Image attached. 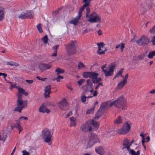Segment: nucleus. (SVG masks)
Segmentation results:
<instances>
[{"mask_svg":"<svg viewBox=\"0 0 155 155\" xmlns=\"http://www.w3.org/2000/svg\"><path fill=\"white\" fill-rule=\"evenodd\" d=\"M9 131L8 129H7L6 130H4L0 134V140L3 142L6 140L7 138V132Z\"/></svg>","mask_w":155,"mask_h":155,"instance_id":"nucleus-18","label":"nucleus"},{"mask_svg":"<svg viewBox=\"0 0 155 155\" xmlns=\"http://www.w3.org/2000/svg\"><path fill=\"white\" fill-rule=\"evenodd\" d=\"M53 133L50 130L45 128L42 131L41 137L44 141L49 145L51 144V139Z\"/></svg>","mask_w":155,"mask_h":155,"instance_id":"nucleus-1","label":"nucleus"},{"mask_svg":"<svg viewBox=\"0 0 155 155\" xmlns=\"http://www.w3.org/2000/svg\"><path fill=\"white\" fill-rule=\"evenodd\" d=\"M150 93L151 94L155 93V89H153L150 91Z\"/></svg>","mask_w":155,"mask_h":155,"instance_id":"nucleus-64","label":"nucleus"},{"mask_svg":"<svg viewBox=\"0 0 155 155\" xmlns=\"http://www.w3.org/2000/svg\"><path fill=\"white\" fill-rule=\"evenodd\" d=\"M99 141L96 135L94 133H92L89 137V140L87 146V148L92 147L94 144Z\"/></svg>","mask_w":155,"mask_h":155,"instance_id":"nucleus-6","label":"nucleus"},{"mask_svg":"<svg viewBox=\"0 0 155 155\" xmlns=\"http://www.w3.org/2000/svg\"><path fill=\"white\" fill-rule=\"evenodd\" d=\"M131 123L130 122H127L124 124L123 127L118 129L117 132L120 134H124L128 133L130 129Z\"/></svg>","mask_w":155,"mask_h":155,"instance_id":"nucleus-5","label":"nucleus"},{"mask_svg":"<svg viewBox=\"0 0 155 155\" xmlns=\"http://www.w3.org/2000/svg\"><path fill=\"white\" fill-rule=\"evenodd\" d=\"M51 86L48 85L46 86L45 90V97L46 98L49 97V95L51 92Z\"/></svg>","mask_w":155,"mask_h":155,"instance_id":"nucleus-22","label":"nucleus"},{"mask_svg":"<svg viewBox=\"0 0 155 155\" xmlns=\"http://www.w3.org/2000/svg\"><path fill=\"white\" fill-rule=\"evenodd\" d=\"M6 64L7 65H10L11 66H16L17 65V64L15 63L14 62L12 61H7L6 62Z\"/></svg>","mask_w":155,"mask_h":155,"instance_id":"nucleus-42","label":"nucleus"},{"mask_svg":"<svg viewBox=\"0 0 155 155\" xmlns=\"http://www.w3.org/2000/svg\"><path fill=\"white\" fill-rule=\"evenodd\" d=\"M123 72V69H122L120 70L115 75V76L114 77V79H115L116 78L118 77L119 76H120L122 77V76H123L122 75V73Z\"/></svg>","mask_w":155,"mask_h":155,"instance_id":"nucleus-31","label":"nucleus"},{"mask_svg":"<svg viewBox=\"0 0 155 155\" xmlns=\"http://www.w3.org/2000/svg\"><path fill=\"white\" fill-rule=\"evenodd\" d=\"M97 33L99 35H101L102 34V32L100 30H99L98 31Z\"/></svg>","mask_w":155,"mask_h":155,"instance_id":"nucleus-63","label":"nucleus"},{"mask_svg":"<svg viewBox=\"0 0 155 155\" xmlns=\"http://www.w3.org/2000/svg\"><path fill=\"white\" fill-rule=\"evenodd\" d=\"M86 10V11H87L86 15H89L88 14H89V13L90 12V10L89 8H87Z\"/></svg>","mask_w":155,"mask_h":155,"instance_id":"nucleus-61","label":"nucleus"},{"mask_svg":"<svg viewBox=\"0 0 155 155\" xmlns=\"http://www.w3.org/2000/svg\"><path fill=\"white\" fill-rule=\"evenodd\" d=\"M38 111L40 112L47 113H49L50 111V110L46 108V107L44 105H42L39 108Z\"/></svg>","mask_w":155,"mask_h":155,"instance_id":"nucleus-21","label":"nucleus"},{"mask_svg":"<svg viewBox=\"0 0 155 155\" xmlns=\"http://www.w3.org/2000/svg\"><path fill=\"white\" fill-rule=\"evenodd\" d=\"M16 84H12L10 86L9 89L10 90H12L13 88L16 87H17Z\"/></svg>","mask_w":155,"mask_h":155,"instance_id":"nucleus-49","label":"nucleus"},{"mask_svg":"<svg viewBox=\"0 0 155 155\" xmlns=\"http://www.w3.org/2000/svg\"><path fill=\"white\" fill-rule=\"evenodd\" d=\"M52 65L50 64H42L39 65L40 69L43 71L46 70L48 69L51 68Z\"/></svg>","mask_w":155,"mask_h":155,"instance_id":"nucleus-20","label":"nucleus"},{"mask_svg":"<svg viewBox=\"0 0 155 155\" xmlns=\"http://www.w3.org/2000/svg\"><path fill=\"white\" fill-rule=\"evenodd\" d=\"M85 2L84 4L83 5V6L79 10V11H80L81 9H82L83 10H82V11H81V13H82V12L83 11L84 8L87 7V6H88L89 5V3H90V2Z\"/></svg>","mask_w":155,"mask_h":155,"instance_id":"nucleus-44","label":"nucleus"},{"mask_svg":"<svg viewBox=\"0 0 155 155\" xmlns=\"http://www.w3.org/2000/svg\"><path fill=\"white\" fill-rule=\"evenodd\" d=\"M86 17L87 21L91 23L100 22L101 19L99 15L95 12H92L89 15H86Z\"/></svg>","mask_w":155,"mask_h":155,"instance_id":"nucleus-2","label":"nucleus"},{"mask_svg":"<svg viewBox=\"0 0 155 155\" xmlns=\"http://www.w3.org/2000/svg\"><path fill=\"white\" fill-rule=\"evenodd\" d=\"M16 88L18 91V92L17 93V97H18V94H19L20 95L21 97H22V94H23L24 92V90L19 87H16Z\"/></svg>","mask_w":155,"mask_h":155,"instance_id":"nucleus-27","label":"nucleus"},{"mask_svg":"<svg viewBox=\"0 0 155 155\" xmlns=\"http://www.w3.org/2000/svg\"><path fill=\"white\" fill-rule=\"evenodd\" d=\"M86 81V84L85 86L83 87V89L84 90H87L90 93H92L93 91L92 84L91 82L90 79H87Z\"/></svg>","mask_w":155,"mask_h":155,"instance_id":"nucleus-11","label":"nucleus"},{"mask_svg":"<svg viewBox=\"0 0 155 155\" xmlns=\"http://www.w3.org/2000/svg\"><path fill=\"white\" fill-rule=\"evenodd\" d=\"M94 107H93L89 109L86 111L87 114H92L94 113Z\"/></svg>","mask_w":155,"mask_h":155,"instance_id":"nucleus-41","label":"nucleus"},{"mask_svg":"<svg viewBox=\"0 0 155 155\" xmlns=\"http://www.w3.org/2000/svg\"><path fill=\"white\" fill-rule=\"evenodd\" d=\"M101 86H103V85L102 83H100L97 85L96 87H95V89L96 90H97Z\"/></svg>","mask_w":155,"mask_h":155,"instance_id":"nucleus-58","label":"nucleus"},{"mask_svg":"<svg viewBox=\"0 0 155 155\" xmlns=\"http://www.w3.org/2000/svg\"><path fill=\"white\" fill-rule=\"evenodd\" d=\"M144 140H145L144 136H143V139H142V144L144 146V149H145L146 147L144 144V143L145 142Z\"/></svg>","mask_w":155,"mask_h":155,"instance_id":"nucleus-56","label":"nucleus"},{"mask_svg":"<svg viewBox=\"0 0 155 155\" xmlns=\"http://www.w3.org/2000/svg\"><path fill=\"white\" fill-rule=\"evenodd\" d=\"M63 77L62 76L58 75V77L56 79V80L58 82H59L60 81L61 79H63Z\"/></svg>","mask_w":155,"mask_h":155,"instance_id":"nucleus-55","label":"nucleus"},{"mask_svg":"<svg viewBox=\"0 0 155 155\" xmlns=\"http://www.w3.org/2000/svg\"><path fill=\"white\" fill-rule=\"evenodd\" d=\"M109 108L108 104L107 102L102 103L101 106L100 108L97 111L94 119H97L100 116L105 112Z\"/></svg>","mask_w":155,"mask_h":155,"instance_id":"nucleus-4","label":"nucleus"},{"mask_svg":"<svg viewBox=\"0 0 155 155\" xmlns=\"http://www.w3.org/2000/svg\"><path fill=\"white\" fill-rule=\"evenodd\" d=\"M36 78L38 80H40L43 81H45V80L46 79V78H41L38 76Z\"/></svg>","mask_w":155,"mask_h":155,"instance_id":"nucleus-59","label":"nucleus"},{"mask_svg":"<svg viewBox=\"0 0 155 155\" xmlns=\"http://www.w3.org/2000/svg\"><path fill=\"white\" fill-rule=\"evenodd\" d=\"M85 80L83 79H81L80 81H78V83L79 84V86H81L82 84L84 82H85Z\"/></svg>","mask_w":155,"mask_h":155,"instance_id":"nucleus-50","label":"nucleus"},{"mask_svg":"<svg viewBox=\"0 0 155 155\" xmlns=\"http://www.w3.org/2000/svg\"><path fill=\"white\" fill-rule=\"evenodd\" d=\"M18 18L21 19H24L27 18L26 12H23L19 16Z\"/></svg>","mask_w":155,"mask_h":155,"instance_id":"nucleus-35","label":"nucleus"},{"mask_svg":"<svg viewBox=\"0 0 155 155\" xmlns=\"http://www.w3.org/2000/svg\"><path fill=\"white\" fill-rule=\"evenodd\" d=\"M25 81L29 84H32L34 82V81L33 80H26Z\"/></svg>","mask_w":155,"mask_h":155,"instance_id":"nucleus-54","label":"nucleus"},{"mask_svg":"<svg viewBox=\"0 0 155 155\" xmlns=\"http://www.w3.org/2000/svg\"><path fill=\"white\" fill-rule=\"evenodd\" d=\"M72 114V113L71 111H70L69 112L68 114L66 115V117H69L71 116Z\"/></svg>","mask_w":155,"mask_h":155,"instance_id":"nucleus-60","label":"nucleus"},{"mask_svg":"<svg viewBox=\"0 0 155 155\" xmlns=\"http://www.w3.org/2000/svg\"><path fill=\"white\" fill-rule=\"evenodd\" d=\"M82 10H83L82 9H81L80 11H79L78 15L69 21L70 23L73 24L75 25H76L78 24L79 21L80 20V18L81 16V11H82Z\"/></svg>","mask_w":155,"mask_h":155,"instance_id":"nucleus-13","label":"nucleus"},{"mask_svg":"<svg viewBox=\"0 0 155 155\" xmlns=\"http://www.w3.org/2000/svg\"><path fill=\"white\" fill-rule=\"evenodd\" d=\"M154 56H155V51H153L149 52L147 56L149 58L152 59Z\"/></svg>","mask_w":155,"mask_h":155,"instance_id":"nucleus-37","label":"nucleus"},{"mask_svg":"<svg viewBox=\"0 0 155 155\" xmlns=\"http://www.w3.org/2000/svg\"><path fill=\"white\" fill-rule=\"evenodd\" d=\"M18 102L16 110L18 111L21 112V109L25 107L26 105L23 104L22 98L21 97L20 95L19 94H18Z\"/></svg>","mask_w":155,"mask_h":155,"instance_id":"nucleus-10","label":"nucleus"},{"mask_svg":"<svg viewBox=\"0 0 155 155\" xmlns=\"http://www.w3.org/2000/svg\"><path fill=\"white\" fill-rule=\"evenodd\" d=\"M115 106L118 108L122 110L125 109L126 108V102L125 99L121 96L115 101Z\"/></svg>","mask_w":155,"mask_h":155,"instance_id":"nucleus-3","label":"nucleus"},{"mask_svg":"<svg viewBox=\"0 0 155 155\" xmlns=\"http://www.w3.org/2000/svg\"><path fill=\"white\" fill-rule=\"evenodd\" d=\"M105 65H103L101 67V69L104 72L105 76H109L112 75L113 74L114 69L115 67L114 65H110L107 68L105 69Z\"/></svg>","mask_w":155,"mask_h":155,"instance_id":"nucleus-7","label":"nucleus"},{"mask_svg":"<svg viewBox=\"0 0 155 155\" xmlns=\"http://www.w3.org/2000/svg\"><path fill=\"white\" fill-rule=\"evenodd\" d=\"M80 130L84 132H87L89 131H91L92 128L90 126L88 123H86L82 124L80 127Z\"/></svg>","mask_w":155,"mask_h":155,"instance_id":"nucleus-15","label":"nucleus"},{"mask_svg":"<svg viewBox=\"0 0 155 155\" xmlns=\"http://www.w3.org/2000/svg\"><path fill=\"white\" fill-rule=\"evenodd\" d=\"M150 32L152 34H155V26L150 29Z\"/></svg>","mask_w":155,"mask_h":155,"instance_id":"nucleus-52","label":"nucleus"},{"mask_svg":"<svg viewBox=\"0 0 155 155\" xmlns=\"http://www.w3.org/2000/svg\"><path fill=\"white\" fill-rule=\"evenodd\" d=\"M4 10V8L0 6V21L2 20L4 18L5 13Z\"/></svg>","mask_w":155,"mask_h":155,"instance_id":"nucleus-26","label":"nucleus"},{"mask_svg":"<svg viewBox=\"0 0 155 155\" xmlns=\"http://www.w3.org/2000/svg\"><path fill=\"white\" fill-rule=\"evenodd\" d=\"M107 102L108 103V104L109 107H112L113 105H114V106H115V101H112L111 102Z\"/></svg>","mask_w":155,"mask_h":155,"instance_id":"nucleus-48","label":"nucleus"},{"mask_svg":"<svg viewBox=\"0 0 155 155\" xmlns=\"http://www.w3.org/2000/svg\"><path fill=\"white\" fill-rule=\"evenodd\" d=\"M98 74L94 72H91L90 78L92 79V82L94 84H97L101 81V79L100 78H97Z\"/></svg>","mask_w":155,"mask_h":155,"instance_id":"nucleus-16","label":"nucleus"},{"mask_svg":"<svg viewBox=\"0 0 155 155\" xmlns=\"http://www.w3.org/2000/svg\"><path fill=\"white\" fill-rule=\"evenodd\" d=\"M91 124L93 127L94 129L96 130L99 126V123L93 120L91 121Z\"/></svg>","mask_w":155,"mask_h":155,"instance_id":"nucleus-25","label":"nucleus"},{"mask_svg":"<svg viewBox=\"0 0 155 155\" xmlns=\"http://www.w3.org/2000/svg\"><path fill=\"white\" fill-rule=\"evenodd\" d=\"M55 71L57 72V74L58 75L63 73L64 72V71L63 70L58 68H57Z\"/></svg>","mask_w":155,"mask_h":155,"instance_id":"nucleus-36","label":"nucleus"},{"mask_svg":"<svg viewBox=\"0 0 155 155\" xmlns=\"http://www.w3.org/2000/svg\"><path fill=\"white\" fill-rule=\"evenodd\" d=\"M147 55V52H146L144 53H143L139 55L138 56V58L139 59H141V60H142V59H143Z\"/></svg>","mask_w":155,"mask_h":155,"instance_id":"nucleus-40","label":"nucleus"},{"mask_svg":"<svg viewBox=\"0 0 155 155\" xmlns=\"http://www.w3.org/2000/svg\"><path fill=\"white\" fill-rule=\"evenodd\" d=\"M42 40L45 44H46L48 41V36L47 35H45L42 38Z\"/></svg>","mask_w":155,"mask_h":155,"instance_id":"nucleus-47","label":"nucleus"},{"mask_svg":"<svg viewBox=\"0 0 155 155\" xmlns=\"http://www.w3.org/2000/svg\"><path fill=\"white\" fill-rule=\"evenodd\" d=\"M86 92H84L81 95V101L83 103H85L86 101V97L85 96L86 95Z\"/></svg>","mask_w":155,"mask_h":155,"instance_id":"nucleus-30","label":"nucleus"},{"mask_svg":"<svg viewBox=\"0 0 155 155\" xmlns=\"http://www.w3.org/2000/svg\"><path fill=\"white\" fill-rule=\"evenodd\" d=\"M15 125V127L18 129L19 130V133H20L21 131L23 130L22 128L20 125V122H18L16 123Z\"/></svg>","mask_w":155,"mask_h":155,"instance_id":"nucleus-32","label":"nucleus"},{"mask_svg":"<svg viewBox=\"0 0 155 155\" xmlns=\"http://www.w3.org/2000/svg\"><path fill=\"white\" fill-rule=\"evenodd\" d=\"M58 47V45H57L54 46L53 47V49L54 50V52L51 55L52 56H56L57 55V49Z\"/></svg>","mask_w":155,"mask_h":155,"instance_id":"nucleus-29","label":"nucleus"},{"mask_svg":"<svg viewBox=\"0 0 155 155\" xmlns=\"http://www.w3.org/2000/svg\"><path fill=\"white\" fill-rule=\"evenodd\" d=\"M75 41H71L68 45L67 51L69 55H72L76 52V48L75 46Z\"/></svg>","mask_w":155,"mask_h":155,"instance_id":"nucleus-8","label":"nucleus"},{"mask_svg":"<svg viewBox=\"0 0 155 155\" xmlns=\"http://www.w3.org/2000/svg\"><path fill=\"white\" fill-rule=\"evenodd\" d=\"M26 14L27 15V18H30L33 17V15L32 12L29 11L27 12H26Z\"/></svg>","mask_w":155,"mask_h":155,"instance_id":"nucleus-38","label":"nucleus"},{"mask_svg":"<svg viewBox=\"0 0 155 155\" xmlns=\"http://www.w3.org/2000/svg\"><path fill=\"white\" fill-rule=\"evenodd\" d=\"M58 106L61 110H66L68 107L67 103L65 99H63L58 103Z\"/></svg>","mask_w":155,"mask_h":155,"instance_id":"nucleus-14","label":"nucleus"},{"mask_svg":"<svg viewBox=\"0 0 155 155\" xmlns=\"http://www.w3.org/2000/svg\"><path fill=\"white\" fill-rule=\"evenodd\" d=\"M70 125L71 127L75 126L76 124L77 120L74 117H71L70 118Z\"/></svg>","mask_w":155,"mask_h":155,"instance_id":"nucleus-24","label":"nucleus"},{"mask_svg":"<svg viewBox=\"0 0 155 155\" xmlns=\"http://www.w3.org/2000/svg\"><path fill=\"white\" fill-rule=\"evenodd\" d=\"M129 153L131 155H139L140 154L139 151H137L136 153L133 150H130V151Z\"/></svg>","mask_w":155,"mask_h":155,"instance_id":"nucleus-39","label":"nucleus"},{"mask_svg":"<svg viewBox=\"0 0 155 155\" xmlns=\"http://www.w3.org/2000/svg\"><path fill=\"white\" fill-rule=\"evenodd\" d=\"M152 42L153 45H155V37H154L152 39Z\"/></svg>","mask_w":155,"mask_h":155,"instance_id":"nucleus-62","label":"nucleus"},{"mask_svg":"<svg viewBox=\"0 0 155 155\" xmlns=\"http://www.w3.org/2000/svg\"><path fill=\"white\" fill-rule=\"evenodd\" d=\"M0 76H3L4 78L5 79V80H6L5 79V77L7 76V74H6L4 73H0Z\"/></svg>","mask_w":155,"mask_h":155,"instance_id":"nucleus-57","label":"nucleus"},{"mask_svg":"<svg viewBox=\"0 0 155 155\" xmlns=\"http://www.w3.org/2000/svg\"><path fill=\"white\" fill-rule=\"evenodd\" d=\"M37 28L39 32L40 33L42 32L43 31L42 29L41 24H39L37 26Z\"/></svg>","mask_w":155,"mask_h":155,"instance_id":"nucleus-45","label":"nucleus"},{"mask_svg":"<svg viewBox=\"0 0 155 155\" xmlns=\"http://www.w3.org/2000/svg\"><path fill=\"white\" fill-rule=\"evenodd\" d=\"M95 151L100 155H103L104 153V150L101 147H99L95 148Z\"/></svg>","mask_w":155,"mask_h":155,"instance_id":"nucleus-23","label":"nucleus"},{"mask_svg":"<svg viewBox=\"0 0 155 155\" xmlns=\"http://www.w3.org/2000/svg\"><path fill=\"white\" fill-rule=\"evenodd\" d=\"M78 67L80 69L83 68H85V66L81 62H80L78 65Z\"/></svg>","mask_w":155,"mask_h":155,"instance_id":"nucleus-46","label":"nucleus"},{"mask_svg":"<svg viewBox=\"0 0 155 155\" xmlns=\"http://www.w3.org/2000/svg\"><path fill=\"white\" fill-rule=\"evenodd\" d=\"M120 48L121 51L122 52H123L124 49L125 48V44L124 43H122L117 45L115 47V48L116 49L118 48Z\"/></svg>","mask_w":155,"mask_h":155,"instance_id":"nucleus-28","label":"nucleus"},{"mask_svg":"<svg viewBox=\"0 0 155 155\" xmlns=\"http://www.w3.org/2000/svg\"><path fill=\"white\" fill-rule=\"evenodd\" d=\"M97 90H95L94 91V93L92 96H88L87 97V98H90L92 97H93L96 96L97 95Z\"/></svg>","mask_w":155,"mask_h":155,"instance_id":"nucleus-53","label":"nucleus"},{"mask_svg":"<svg viewBox=\"0 0 155 155\" xmlns=\"http://www.w3.org/2000/svg\"><path fill=\"white\" fill-rule=\"evenodd\" d=\"M97 45L98 47V50L97 53L98 54H101L104 53L107 50L105 49L104 50H103L102 49L104 46V44L103 42L98 43Z\"/></svg>","mask_w":155,"mask_h":155,"instance_id":"nucleus-19","label":"nucleus"},{"mask_svg":"<svg viewBox=\"0 0 155 155\" xmlns=\"http://www.w3.org/2000/svg\"><path fill=\"white\" fill-rule=\"evenodd\" d=\"M122 122V119L120 116H118L117 118L114 121V123L116 124H120Z\"/></svg>","mask_w":155,"mask_h":155,"instance_id":"nucleus-33","label":"nucleus"},{"mask_svg":"<svg viewBox=\"0 0 155 155\" xmlns=\"http://www.w3.org/2000/svg\"><path fill=\"white\" fill-rule=\"evenodd\" d=\"M91 72H86L83 73V76L84 78H90V75H91Z\"/></svg>","mask_w":155,"mask_h":155,"instance_id":"nucleus-34","label":"nucleus"},{"mask_svg":"<svg viewBox=\"0 0 155 155\" xmlns=\"http://www.w3.org/2000/svg\"><path fill=\"white\" fill-rule=\"evenodd\" d=\"M123 79L117 84V89H122L127 84V79L128 78V74H127L124 76H122Z\"/></svg>","mask_w":155,"mask_h":155,"instance_id":"nucleus-9","label":"nucleus"},{"mask_svg":"<svg viewBox=\"0 0 155 155\" xmlns=\"http://www.w3.org/2000/svg\"><path fill=\"white\" fill-rule=\"evenodd\" d=\"M149 41V40L147 37L143 36L137 41L136 42L138 45H142L147 44Z\"/></svg>","mask_w":155,"mask_h":155,"instance_id":"nucleus-12","label":"nucleus"},{"mask_svg":"<svg viewBox=\"0 0 155 155\" xmlns=\"http://www.w3.org/2000/svg\"><path fill=\"white\" fill-rule=\"evenodd\" d=\"M134 141V140H132L131 141H130L128 139H125L123 141V145L124 146L123 148H126L129 152L130 150H131L130 148V147L131 145V144L133 143Z\"/></svg>","mask_w":155,"mask_h":155,"instance_id":"nucleus-17","label":"nucleus"},{"mask_svg":"<svg viewBox=\"0 0 155 155\" xmlns=\"http://www.w3.org/2000/svg\"><path fill=\"white\" fill-rule=\"evenodd\" d=\"M22 155H30L29 152L25 150L22 151Z\"/></svg>","mask_w":155,"mask_h":155,"instance_id":"nucleus-51","label":"nucleus"},{"mask_svg":"<svg viewBox=\"0 0 155 155\" xmlns=\"http://www.w3.org/2000/svg\"><path fill=\"white\" fill-rule=\"evenodd\" d=\"M28 119V118L26 117L21 116L19 118V122L20 123L21 121H23L24 120H26Z\"/></svg>","mask_w":155,"mask_h":155,"instance_id":"nucleus-43","label":"nucleus"}]
</instances>
